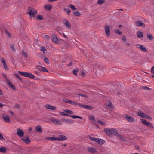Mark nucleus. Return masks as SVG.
Wrapping results in <instances>:
<instances>
[{
  "label": "nucleus",
  "instance_id": "nucleus-51",
  "mask_svg": "<svg viewBox=\"0 0 154 154\" xmlns=\"http://www.w3.org/2000/svg\"><path fill=\"white\" fill-rule=\"evenodd\" d=\"M75 103H76L77 104H74V105H78L79 106V107H82L83 108V106L84 105H82V104L79 103H78L76 102H75Z\"/></svg>",
  "mask_w": 154,
  "mask_h": 154
},
{
  "label": "nucleus",
  "instance_id": "nucleus-43",
  "mask_svg": "<svg viewBox=\"0 0 154 154\" xmlns=\"http://www.w3.org/2000/svg\"><path fill=\"white\" fill-rule=\"evenodd\" d=\"M46 140H49L51 141H53L54 140V137H46L45 138Z\"/></svg>",
  "mask_w": 154,
  "mask_h": 154
},
{
  "label": "nucleus",
  "instance_id": "nucleus-11",
  "mask_svg": "<svg viewBox=\"0 0 154 154\" xmlns=\"http://www.w3.org/2000/svg\"><path fill=\"white\" fill-rule=\"evenodd\" d=\"M0 60L2 63L3 65V66L4 68L6 70H8L9 68L7 66L6 62L4 58H1Z\"/></svg>",
  "mask_w": 154,
  "mask_h": 154
},
{
  "label": "nucleus",
  "instance_id": "nucleus-5",
  "mask_svg": "<svg viewBox=\"0 0 154 154\" xmlns=\"http://www.w3.org/2000/svg\"><path fill=\"white\" fill-rule=\"evenodd\" d=\"M67 139V137L63 135H60L58 137H54L53 141H61L64 140H66Z\"/></svg>",
  "mask_w": 154,
  "mask_h": 154
},
{
  "label": "nucleus",
  "instance_id": "nucleus-16",
  "mask_svg": "<svg viewBox=\"0 0 154 154\" xmlns=\"http://www.w3.org/2000/svg\"><path fill=\"white\" fill-rule=\"evenodd\" d=\"M26 144H29L31 141L28 136H25L21 139Z\"/></svg>",
  "mask_w": 154,
  "mask_h": 154
},
{
  "label": "nucleus",
  "instance_id": "nucleus-15",
  "mask_svg": "<svg viewBox=\"0 0 154 154\" xmlns=\"http://www.w3.org/2000/svg\"><path fill=\"white\" fill-rule=\"evenodd\" d=\"M51 122L55 125H60L62 124V122L56 119H52L51 120Z\"/></svg>",
  "mask_w": 154,
  "mask_h": 154
},
{
  "label": "nucleus",
  "instance_id": "nucleus-48",
  "mask_svg": "<svg viewBox=\"0 0 154 154\" xmlns=\"http://www.w3.org/2000/svg\"><path fill=\"white\" fill-rule=\"evenodd\" d=\"M90 139L92 141H93L96 142L97 138L91 137H90Z\"/></svg>",
  "mask_w": 154,
  "mask_h": 154
},
{
  "label": "nucleus",
  "instance_id": "nucleus-20",
  "mask_svg": "<svg viewBox=\"0 0 154 154\" xmlns=\"http://www.w3.org/2000/svg\"><path fill=\"white\" fill-rule=\"evenodd\" d=\"M52 8V5L51 4L45 5L44 7V9L48 11H50Z\"/></svg>",
  "mask_w": 154,
  "mask_h": 154
},
{
  "label": "nucleus",
  "instance_id": "nucleus-63",
  "mask_svg": "<svg viewBox=\"0 0 154 154\" xmlns=\"http://www.w3.org/2000/svg\"><path fill=\"white\" fill-rule=\"evenodd\" d=\"M3 94V93L2 90L0 89V95H2Z\"/></svg>",
  "mask_w": 154,
  "mask_h": 154
},
{
  "label": "nucleus",
  "instance_id": "nucleus-62",
  "mask_svg": "<svg viewBox=\"0 0 154 154\" xmlns=\"http://www.w3.org/2000/svg\"><path fill=\"white\" fill-rule=\"evenodd\" d=\"M15 107L16 108H19L20 107V106L17 104L15 105Z\"/></svg>",
  "mask_w": 154,
  "mask_h": 154
},
{
  "label": "nucleus",
  "instance_id": "nucleus-25",
  "mask_svg": "<svg viewBox=\"0 0 154 154\" xmlns=\"http://www.w3.org/2000/svg\"><path fill=\"white\" fill-rule=\"evenodd\" d=\"M7 84L13 90H15L16 88L12 83L10 81V80L8 81V82H6Z\"/></svg>",
  "mask_w": 154,
  "mask_h": 154
},
{
  "label": "nucleus",
  "instance_id": "nucleus-60",
  "mask_svg": "<svg viewBox=\"0 0 154 154\" xmlns=\"http://www.w3.org/2000/svg\"><path fill=\"white\" fill-rule=\"evenodd\" d=\"M44 37L46 39H48L49 38V36L46 35H44Z\"/></svg>",
  "mask_w": 154,
  "mask_h": 154
},
{
  "label": "nucleus",
  "instance_id": "nucleus-29",
  "mask_svg": "<svg viewBox=\"0 0 154 154\" xmlns=\"http://www.w3.org/2000/svg\"><path fill=\"white\" fill-rule=\"evenodd\" d=\"M116 135L118 137L119 139L122 141H125L126 140L124 139V137L121 135L119 134L118 132L116 133Z\"/></svg>",
  "mask_w": 154,
  "mask_h": 154
},
{
  "label": "nucleus",
  "instance_id": "nucleus-39",
  "mask_svg": "<svg viewBox=\"0 0 154 154\" xmlns=\"http://www.w3.org/2000/svg\"><path fill=\"white\" fill-rule=\"evenodd\" d=\"M63 111L68 113H69V114H73L74 113L71 110H64Z\"/></svg>",
  "mask_w": 154,
  "mask_h": 154
},
{
  "label": "nucleus",
  "instance_id": "nucleus-8",
  "mask_svg": "<svg viewBox=\"0 0 154 154\" xmlns=\"http://www.w3.org/2000/svg\"><path fill=\"white\" fill-rule=\"evenodd\" d=\"M124 117L129 122H134L135 120L134 118L126 114L124 116Z\"/></svg>",
  "mask_w": 154,
  "mask_h": 154
},
{
  "label": "nucleus",
  "instance_id": "nucleus-40",
  "mask_svg": "<svg viewBox=\"0 0 154 154\" xmlns=\"http://www.w3.org/2000/svg\"><path fill=\"white\" fill-rule=\"evenodd\" d=\"M59 113L60 115H62L63 116H67L69 117V114L66 113L64 112H60Z\"/></svg>",
  "mask_w": 154,
  "mask_h": 154
},
{
  "label": "nucleus",
  "instance_id": "nucleus-23",
  "mask_svg": "<svg viewBox=\"0 0 154 154\" xmlns=\"http://www.w3.org/2000/svg\"><path fill=\"white\" fill-rule=\"evenodd\" d=\"M35 130L36 131L39 133L42 132V130L41 128V126L40 125H37L35 127Z\"/></svg>",
  "mask_w": 154,
  "mask_h": 154
},
{
  "label": "nucleus",
  "instance_id": "nucleus-14",
  "mask_svg": "<svg viewBox=\"0 0 154 154\" xmlns=\"http://www.w3.org/2000/svg\"><path fill=\"white\" fill-rule=\"evenodd\" d=\"M63 24L64 26L68 29H70L71 28V26L68 21L66 19H65L63 22Z\"/></svg>",
  "mask_w": 154,
  "mask_h": 154
},
{
  "label": "nucleus",
  "instance_id": "nucleus-41",
  "mask_svg": "<svg viewBox=\"0 0 154 154\" xmlns=\"http://www.w3.org/2000/svg\"><path fill=\"white\" fill-rule=\"evenodd\" d=\"M69 7L72 9V10L76 9V8L75 7V6L72 4H70L69 5Z\"/></svg>",
  "mask_w": 154,
  "mask_h": 154
},
{
  "label": "nucleus",
  "instance_id": "nucleus-45",
  "mask_svg": "<svg viewBox=\"0 0 154 154\" xmlns=\"http://www.w3.org/2000/svg\"><path fill=\"white\" fill-rule=\"evenodd\" d=\"M10 47L11 48V49L14 51H15L16 50L15 48V47L14 45L13 44H11L10 45Z\"/></svg>",
  "mask_w": 154,
  "mask_h": 154
},
{
  "label": "nucleus",
  "instance_id": "nucleus-44",
  "mask_svg": "<svg viewBox=\"0 0 154 154\" xmlns=\"http://www.w3.org/2000/svg\"><path fill=\"white\" fill-rule=\"evenodd\" d=\"M112 105V104L110 101H108L106 103V106L107 107L111 106Z\"/></svg>",
  "mask_w": 154,
  "mask_h": 154
},
{
  "label": "nucleus",
  "instance_id": "nucleus-7",
  "mask_svg": "<svg viewBox=\"0 0 154 154\" xmlns=\"http://www.w3.org/2000/svg\"><path fill=\"white\" fill-rule=\"evenodd\" d=\"M110 26L109 25H106L104 27V30L107 37L109 36L110 35Z\"/></svg>",
  "mask_w": 154,
  "mask_h": 154
},
{
  "label": "nucleus",
  "instance_id": "nucleus-33",
  "mask_svg": "<svg viewBox=\"0 0 154 154\" xmlns=\"http://www.w3.org/2000/svg\"><path fill=\"white\" fill-rule=\"evenodd\" d=\"M69 117H71L73 119H76L77 118H78L81 119H82V118L81 117L76 115H69Z\"/></svg>",
  "mask_w": 154,
  "mask_h": 154
},
{
  "label": "nucleus",
  "instance_id": "nucleus-59",
  "mask_svg": "<svg viewBox=\"0 0 154 154\" xmlns=\"http://www.w3.org/2000/svg\"><path fill=\"white\" fill-rule=\"evenodd\" d=\"M14 75L16 76V77L18 78V79H19L20 80H21V78L19 77V76L17 74H15Z\"/></svg>",
  "mask_w": 154,
  "mask_h": 154
},
{
  "label": "nucleus",
  "instance_id": "nucleus-58",
  "mask_svg": "<svg viewBox=\"0 0 154 154\" xmlns=\"http://www.w3.org/2000/svg\"><path fill=\"white\" fill-rule=\"evenodd\" d=\"M78 70H73V74L75 75H77V73L78 72Z\"/></svg>",
  "mask_w": 154,
  "mask_h": 154
},
{
  "label": "nucleus",
  "instance_id": "nucleus-22",
  "mask_svg": "<svg viewBox=\"0 0 154 154\" xmlns=\"http://www.w3.org/2000/svg\"><path fill=\"white\" fill-rule=\"evenodd\" d=\"M62 120L64 122L69 124H72L73 123L72 120L69 119L63 118Z\"/></svg>",
  "mask_w": 154,
  "mask_h": 154
},
{
  "label": "nucleus",
  "instance_id": "nucleus-46",
  "mask_svg": "<svg viewBox=\"0 0 154 154\" xmlns=\"http://www.w3.org/2000/svg\"><path fill=\"white\" fill-rule=\"evenodd\" d=\"M97 122H98V123H99L101 125H105V123L103 122L100 120H97Z\"/></svg>",
  "mask_w": 154,
  "mask_h": 154
},
{
  "label": "nucleus",
  "instance_id": "nucleus-4",
  "mask_svg": "<svg viewBox=\"0 0 154 154\" xmlns=\"http://www.w3.org/2000/svg\"><path fill=\"white\" fill-rule=\"evenodd\" d=\"M37 13V11L35 9L29 7L28 8V13L31 17H34L35 14Z\"/></svg>",
  "mask_w": 154,
  "mask_h": 154
},
{
  "label": "nucleus",
  "instance_id": "nucleus-19",
  "mask_svg": "<svg viewBox=\"0 0 154 154\" xmlns=\"http://www.w3.org/2000/svg\"><path fill=\"white\" fill-rule=\"evenodd\" d=\"M135 24L139 27L143 26L144 27L145 26V24L140 20H138L136 22Z\"/></svg>",
  "mask_w": 154,
  "mask_h": 154
},
{
  "label": "nucleus",
  "instance_id": "nucleus-49",
  "mask_svg": "<svg viewBox=\"0 0 154 154\" xmlns=\"http://www.w3.org/2000/svg\"><path fill=\"white\" fill-rule=\"evenodd\" d=\"M64 10L66 12L68 13H69L71 11V10L67 8H64Z\"/></svg>",
  "mask_w": 154,
  "mask_h": 154
},
{
  "label": "nucleus",
  "instance_id": "nucleus-36",
  "mask_svg": "<svg viewBox=\"0 0 154 154\" xmlns=\"http://www.w3.org/2000/svg\"><path fill=\"white\" fill-rule=\"evenodd\" d=\"M37 19L38 20H42L44 19V18L42 15H38L37 16Z\"/></svg>",
  "mask_w": 154,
  "mask_h": 154
},
{
  "label": "nucleus",
  "instance_id": "nucleus-52",
  "mask_svg": "<svg viewBox=\"0 0 154 154\" xmlns=\"http://www.w3.org/2000/svg\"><path fill=\"white\" fill-rule=\"evenodd\" d=\"M105 2L104 0H98V2L99 4H101Z\"/></svg>",
  "mask_w": 154,
  "mask_h": 154
},
{
  "label": "nucleus",
  "instance_id": "nucleus-42",
  "mask_svg": "<svg viewBox=\"0 0 154 154\" xmlns=\"http://www.w3.org/2000/svg\"><path fill=\"white\" fill-rule=\"evenodd\" d=\"M22 53L25 57L26 58L27 57V55L26 53L24 51H22Z\"/></svg>",
  "mask_w": 154,
  "mask_h": 154
},
{
  "label": "nucleus",
  "instance_id": "nucleus-47",
  "mask_svg": "<svg viewBox=\"0 0 154 154\" xmlns=\"http://www.w3.org/2000/svg\"><path fill=\"white\" fill-rule=\"evenodd\" d=\"M2 75L5 79L6 82H8V81H9V80L8 79V78H7V76H6V75L5 74H4V73H3L2 74Z\"/></svg>",
  "mask_w": 154,
  "mask_h": 154
},
{
  "label": "nucleus",
  "instance_id": "nucleus-56",
  "mask_svg": "<svg viewBox=\"0 0 154 154\" xmlns=\"http://www.w3.org/2000/svg\"><path fill=\"white\" fill-rule=\"evenodd\" d=\"M5 139L3 137L2 135L0 133V140H4Z\"/></svg>",
  "mask_w": 154,
  "mask_h": 154
},
{
  "label": "nucleus",
  "instance_id": "nucleus-10",
  "mask_svg": "<svg viewBox=\"0 0 154 154\" xmlns=\"http://www.w3.org/2000/svg\"><path fill=\"white\" fill-rule=\"evenodd\" d=\"M2 118L4 121L7 122H10L9 116L7 114H4L2 115Z\"/></svg>",
  "mask_w": 154,
  "mask_h": 154
},
{
  "label": "nucleus",
  "instance_id": "nucleus-2",
  "mask_svg": "<svg viewBox=\"0 0 154 154\" xmlns=\"http://www.w3.org/2000/svg\"><path fill=\"white\" fill-rule=\"evenodd\" d=\"M137 115L142 118H144L148 119L149 120H152V118L149 115L143 113L142 111L140 110L138 111Z\"/></svg>",
  "mask_w": 154,
  "mask_h": 154
},
{
  "label": "nucleus",
  "instance_id": "nucleus-31",
  "mask_svg": "<svg viewBox=\"0 0 154 154\" xmlns=\"http://www.w3.org/2000/svg\"><path fill=\"white\" fill-rule=\"evenodd\" d=\"M0 152L2 153H5L6 152V149L3 147H0Z\"/></svg>",
  "mask_w": 154,
  "mask_h": 154
},
{
  "label": "nucleus",
  "instance_id": "nucleus-9",
  "mask_svg": "<svg viewBox=\"0 0 154 154\" xmlns=\"http://www.w3.org/2000/svg\"><path fill=\"white\" fill-rule=\"evenodd\" d=\"M135 46L137 48L140 49L141 51L144 52H146L147 51L146 48L142 45L136 44Z\"/></svg>",
  "mask_w": 154,
  "mask_h": 154
},
{
  "label": "nucleus",
  "instance_id": "nucleus-64",
  "mask_svg": "<svg viewBox=\"0 0 154 154\" xmlns=\"http://www.w3.org/2000/svg\"><path fill=\"white\" fill-rule=\"evenodd\" d=\"M6 33L8 35V36H10V34L8 31H6Z\"/></svg>",
  "mask_w": 154,
  "mask_h": 154
},
{
  "label": "nucleus",
  "instance_id": "nucleus-54",
  "mask_svg": "<svg viewBox=\"0 0 154 154\" xmlns=\"http://www.w3.org/2000/svg\"><path fill=\"white\" fill-rule=\"evenodd\" d=\"M44 61L47 64L49 63V59L47 58H45Z\"/></svg>",
  "mask_w": 154,
  "mask_h": 154
},
{
  "label": "nucleus",
  "instance_id": "nucleus-21",
  "mask_svg": "<svg viewBox=\"0 0 154 154\" xmlns=\"http://www.w3.org/2000/svg\"><path fill=\"white\" fill-rule=\"evenodd\" d=\"M52 40L54 43H58L60 42V40L58 39L57 37L55 35L53 36Z\"/></svg>",
  "mask_w": 154,
  "mask_h": 154
},
{
  "label": "nucleus",
  "instance_id": "nucleus-32",
  "mask_svg": "<svg viewBox=\"0 0 154 154\" xmlns=\"http://www.w3.org/2000/svg\"><path fill=\"white\" fill-rule=\"evenodd\" d=\"M40 50L42 51L44 53H45L47 52V50L43 46H42L40 47Z\"/></svg>",
  "mask_w": 154,
  "mask_h": 154
},
{
  "label": "nucleus",
  "instance_id": "nucleus-55",
  "mask_svg": "<svg viewBox=\"0 0 154 154\" xmlns=\"http://www.w3.org/2000/svg\"><path fill=\"white\" fill-rule=\"evenodd\" d=\"M130 45L131 43L129 41L126 42L125 43V45L127 46H129Z\"/></svg>",
  "mask_w": 154,
  "mask_h": 154
},
{
  "label": "nucleus",
  "instance_id": "nucleus-61",
  "mask_svg": "<svg viewBox=\"0 0 154 154\" xmlns=\"http://www.w3.org/2000/svg\"><path fill=\"white\" fill-rule=\"evenodd\" d=\"M151 72L154 74V66H153L151 69Z\"/></svg>",
  "mask_w": 154,
  "mask_h": 154
},
{
  "label": "nucleus",
  "instance_id": "nucleus-26",
  "mask_svg": "<svg viewBox=\"0 0 154 154\" xmlns=\"http://www.w3.org/2000/svg\"><path fill=\"white\" fill-rule=\"evenodd\" d=\"M36 68L40 71H42L45 72H48V71L45 68L42 66H37L36 67Z\"/></svg>",
  "mask_w": 154,
  "mask_h": 154
},
{
  "label": "nucleus",
  "instance_id": "nucleus-35",
  "mask_svg": "<svg viewBox=\"0 0 154 154\" xmlns=\"http://www.w3.org/2000/svg\"><path fill=\"white\" fill-rule=\"evenodd\" d=\"M147 37L150 40H152L153 39V37L152 36V35L150 34H147Z\"/></svg>",
  "mask_w": 154,
  "mask_h": 154
},
{
  "label": "nucleus",
  "instance_id": "nucleus-1",
  "mask_svg": "<svg viewBox=\"0 0 154 154\" xmlns=\"http://www.w3.org/2000/svg\"><path fill=\"white\" fill-rule=\"evenodd\" d=\"M104 132L108 135L110 136L112 135H115L118 132L117 130L114 128H105L104 129Z\"/></svg>",
  "mask_w": 154,
  "mask_h": 154
},
{
  "label": "nucleus",
  "instance_id": "nucleus-57",
  "mask_svg": "<svg viewBox=\"0 0 154 154\" xmlns=\"http://www.w3.org/2000/svg\"><path fill=\"white\" fill-rule=\"evenodd\" d=\"M143 89L145 90H148L149 89V88L148 87L146 86H143Z\"/></svg>",
  "mask_w": 154,
  "mask_h": 154
},
{
  "label": "nucleus",
  "instance_id": "nucleus-18",
  "mask_svg": "<svg viewBox=\"0 0 154 154\" xmlns=\"http://www.w3.org/2000/svg\"><path fill=\"white\" fill-rule=\"evenodd\" d=\"M45 107L47 109L50 110H56L57 108L54 106H51L49 104H47L45 106Z\"/></svg>",
  "mask_w": 154,
  "mask_h": 154
},
{
  "label": "nucleus",
  "instance_id": "nucleus-17",
  "mask_svg": "<svg viewBox=\"0 0 154 154\" xmlns=\"http://www.w3.org/2000/svg\"><path fill=\"white\" fill-rule=\"evenodd\" d=\"M63 101L64 102L68 103L72 105L77 104L75 103V102L71 100H69L67 98H65L63 99Z\"/></svg>",
  "mask_w": 154,
  "mask_h": 154
},
{
  "label": "nucleus",
  "instance_id": "nucleus-12",
  "mask_svg": "<svg viewBox=\"0 0 154 154\" xmlns=\"http://www.w3.org/2000/svg\"><path fill=\"white\" fill-rule=\"evenodd\" d=\"M87 149L89 152L92 153H96L97 151V149L92 147H88Z\"/></svg>",
  "mask_w": 154,
  "mask_h": 154
},
{
  "label": "nucleus",
  "instance_id": "nucleus-53",
  "mask_svg": "<svg viewBox=\"0 0 154 154\" xmlns=\"http://www.w3.org/2000/svg\"><path fill=\"white\" fill-rule=\"evenodd\" d=\"M78 95L80 96H81L82 97H84L85 98H87L88 97L87 96L83 94H79Z\"/></svg>",
  "mask_w": 154,
  "mask_h": 154
},
{
  "label": "nucleus",
  "instance_id": "nucleus-13",
  "mask_svg": "<svg viewBox=\"0 0 154 154\" xmlns=\"http://www.w3.org/2000/svg\"><path fill=\"white\" fill-rule=\"evenodd\" d=\"M17 135L20 137H22L24 136V132L20 128H19L17 129Z\"/></svg>",
  "mask_w": 154,
  "mask_h": 154
},
{
  "label": "nucleus",
  "instance_id": "nucleus-28",
  "mask_svg": "<svg viewBox=\"0 0 154 154\" xmlns=\"http://www.w3.org/2000/svg\"><path fill=\"white\" fill-rule=\"evenodd\" d=\"M88 119L92 121V122L94 123L96 122L94 116L93 115L89 116H88Z\"/></svg>",
  "mask_w": 154,
  "mask_h": 154
},
{
  "label": "nucleus",
  "instance_id": "nucleus-27",
  "mask_svg": "<svg viewBox=\"0 0 154 154\" xmlns=\"http://www.w3.org/2000/svg\"><path fill=\"white\" fill-rule=\"evenodd\" d=\"M96 143L100 145H103L105 143V141L101 139L97 138Z\"/></svg>",
  "mask_w": 154,
  "mask_h": 154
},
{
  "label": "nucleus",
  "instance_id": "nucleus-3",
  "mask_svg": "<svg viewBox=\"0 0 154 154\" xmlns=\"http://www.w3.org/2000/svg\"><path fill=\"white\" fill-rule=\"evenodd\" d=\"M18 72L22 75L25 77H29L30 78L34 79L35 78V76L29 72H23L20 71H18Z\"/></svg>",
  "mask_w": 154,
  "mask_h": 154
},
{
  "label": "nucleus",
  "instance_id": "nucleus-34",
  "mask_svg": "<svg viewBox=\"0 0 154 154\" xmlns=\"http://www.w3.org/2000/svg\"><path fill=\"white\" fill-rule=\"evenodd\" d=\"M83 108L89 109H93V107L91 106H90L88 105H83Z\"/></svg>",
  "mask_w": 154,
  "mask_h": 154
},
{
  "label": "nucleus",
  "instance_id": "nucleus-24",
  "mask_svg": "<svg viewBox=\"0 0 154 154\" xmlns=\"http://www.w3.org/2000/svg\"><path fill=\"white\" fill-rule=\"evenodd\" d=\"M7 84L13 90H15L16 88L12 83L10 81V80L8 81V82H6Z\"/></svg>",
  "mask_w": 154,
  "mask_h": 154
},
{
  "label": "nucleus",
  "instance_id": "nucleus-50",
  "mask_svg": "<svg viewBox=\"0 0 154 154\" xmlns=\"http://www.w3.org/2000/svg\"><path fill=\"white\" fill-rule=\"evenodd\" d=\"M73 14L74 15L76 16H79L80 15V14L78 12H74Z\"/></svg>",
  "mask_w": 154,
  "mask_h": 154
},
{
  "label": "nucleus",
  "instance_id": "nucleus-37",
  "mask_svg": "<svg viewBox=\"0 0 154 154\" xmlns=\"http://www.w3.org/2000/svg\"><path fill=\"white\" fill-rule=\"evenodd\" d=\"M121 39L122 41L124 42H126L127 41L126 37L124 35H123L121 36Z\"/></svg>",
  "mask_w": 154,
  "mask_h": 154
},
{
  "label": "nucleus",
  "instance_id": "nucleus-38",
  "mask_svg": "<svg viewBox=\"0 0 154 154\" xmlns=\"http://www.w3.org/2000/svg\"><path fill=\"white\" fill-rule=\"evenodd\" d=\"M115 32L116 33L120 35H122V32L118 29L116 30L115 31Z\"/></svg>",
  "mask_w": 154,
  "mask_h": 154
},
{
  "label": "nucleus",
  "instance_id": "nucleus-6",
  "mask_svg": "<svg viewBox=\"0 0 154 154\" xmlns=\"http://www.w3.org/2000/svg\"><path fill=\"white\" fill-rule=\"evenodd\" d=\"M140 121L142 123L145 125H146L148 126L150 128H153V126L151 123L146 121L145 119H141Z\"/></svg>",
  "mask_w": 154,
  "mask_h": 154
},
{
  "label": "nucleus",
  "instance_id": "nucleus-30",
  "mask_svg": "<svg viewBox=\"0 0 154 154\" xmlns=\"http://www.w3.org/2000/svg\"><path fill=\"white\" fill-rule=\"evenodd\" d=\"M137 37L139 38H142L143 36V34L142 32L140 31H138L137 33Z\"/></svg>",
  "mask_w": 154,
  "mask_h": 154
}]
</instances>
